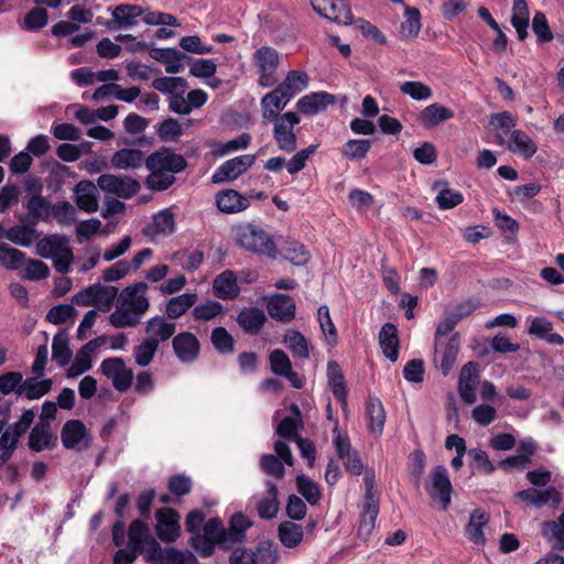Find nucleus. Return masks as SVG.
Instances as JSON below:
<instances>
[{"label":"nucleus","instance_id":"11","mask_svg":"<svg viewBox=\"0 0 564 564\" xmlns=\"http://www.w3.org/2000/svg\"><path fill=\"white\" fill-rule=\"evenodd\" d=\"M61 440L65 448L83 452L90 446L91 435L82 421L69 420L62 427Z\"/></svg>","mask_w":564,"mask_h":564},{"label":"nucleus","instance_id":"15","mask_svg":"<svg viewBox=\"0 0 564 564\" xmlns=\"http://www.w3.org/2000/svg\"><path fill=\"white\" fill-rule=\"evenodd\" d=\"M478 376L477 362L469 361L460 369L458 379V393L460 399L467 404H473L477 400L476 383Z\"/></svg>","mask_w":564,"mask_h":564},{"label":"nucleus","instance_id":"39","mask_svg":"<svg viewBox=\"0 0 564 564\" xmlns=\"http://www.w3.org/2000/svg\"><path fill=\"white\" fill-rule=\"evenodd\" d=\"M366 414L368 419L369 432L380 435L386 422V412L381 401L378 398H369L367 402Z\"/></svg>","mask_w":564,"mask_h":564},{"label":"nucleus","instance_id":"35","mask_svg":"<svg viewBox=\"0 0 564 564\" xmlns=\"http://www.w3.org/2000/svg\"><path fill=\"white\" fill-rule=\"evenodd\" d=\"M529 17L527 0H513L511 24L520 41H524L529 35Z\"/></svg>","mask_w":564,"mask_h":564},{"label":"nucleus","instance_id":"14","mask_svg":"<svg viewBox=\"0 0 564 564\" xmlns=\"http://www.w3.org/2000/svg\"><path fill=\"white\" fill-rule=\"evenodd\" d=\"M172 347L176 358L182 364L194 362L200 352V344L198 338L189 332H182L174 336Z\"/></svg>","mask_w":564,"mask_h":564},{"label":"nucleus","instance_id":"46","mask_svg":"<svg viewBox=\"0 0 564 564\" xmlns=\"http://www.w3.org/2000/svg\"><path fill=\"white\" fill-rule=\"evenodd\" d=\"M317 319L326 343L330 347H335L338 343L337 329L330 318L329 308L326 305L318 307Z\"/></svg>","mask_w":564,"mask_h":564},{"label":"nucleus","instance_id":"52","mask_svg":"<svg viewBox=\"0 0 564 564\" xmlns=\"http://www.w3.org/2000/svg\"><path fill=\"white\" fill-rule=\"evenodd\" d=\"M282 252L285 259L295 265H303L310 259L308 251L305 247L295 240H286L282 246Z\"/></svg>","mask_w":564,"mask_h":564},{"label":"nucleus","instance_id":"54","mask_svg":"<svg viewBox=\"0 0 564 564\" xmlns=\"http://www.w3.org/2000/svg\"><path fill=\"white\" fill-rule=\"evenodd\" d=\"M253 554L258 564H276L280 557L278 546L269 540L260 541Z\"/></svg>","mask_w":564,"mask_h":564},{"label":"nucleus","instance_id":"53","mask_svg":"<svg viewBox=\"0 0 564 564\" xmlns=\"http://www.w3.org/2000/svg\"><path fill=\"white\" fill-rule=\"evenodd\" d=\"M224 313V306L217 301H207L196 305L192 315L195 321L208 322L215 319L217 316Z\"/></svg>","mask_w":564,"mask_h":564},{"label":"nucleus","instance_id":"28","mask_svg":"<svg viewBox=\"0 0 564 564\" xmlns=\"http://www.w3.org/2000/svg\"><path fill=\"white\" fill-rule=\"evenodd\" d=\"M239 291L236 274L230 270L224 271L214 280L213 292L218 299H235L239 294Z\"/></svg>","mask_w":564,"mask_h":564},{"label":"nucleus","instance_id":"59","mask_svg":"<svg viewBox=\"0 0 564 564\" xmlns=\"http://www.w3.org/2000/svg\"><path fill=\"white\" fill-rule=\"evenodd\" d=\"M297 491L305 498L311 505H316L321 499V490L316 482L306 476L296 477Z\"/></svg>","mask_w":564,"mask_h":564},{"label":"nucleus","instance_id":"48","mask_svg":"<svg viewBox=\"0 0 564 564\" xmlns=\"http://www.w3.org/2000/svg\"><path fill=\"white\" fill-rule=\"evenodd\" d=\"M284 344L299 358L306 359L310 356L308 343L306 338L295 329L288 330L284 336Z\"/></svg>","mask_w":564,"mask_h":564},{"label":"nucleus","instance_id":"5","mask_svg":"<svg viewBox=\"0 0 564 564\" xmlns=\"http://www.w3.org/2000/svg\"><path fill=\"white\" fill-rule=\"evenodd\" d=\"M37 254L52 259L54 268L61 273H68L74 261V253L68 246V239L61 235H51L39 240Z\"/></svg>","mask_w":564,"mask_h":564},{"label":"nucleus","instance_id":"60","mask_svg":"<svg viewBox=\"0 0 564 564\" xmlns=\"http://www.w3.org/2000/svg\"><path fill=\"white\" fill-rule=\"evenodd\" d=\"M34 412L32 410H24L20 419L10 425L2 434H9L11 440L19 443L22 435L26 433L34 421Z\"/></svg>","mask_w":564,"mask_h":564},{"label":"nucleus","instance_id":"26","mask_svg":"<svg viewBox=\"0 0 564 564\" xmlns=\"http://www.w3.org/2000/svg\"><path fill=\"white\" fill-rule=\"evenodd\" d=\"M143 14V10L134 4H119L112 10V20L109 28L128 29L137 24V18Z\"/></svg>","mask_w":564,"mask_h":564},{"label":"nucleus","instance_id":"18","mask_svg":"<svg viewBox=\"0 0 564 564\" xmlns=\"http://www.w3.org/2000/svg\"><path fill=\"white\" fill-rule=\"evenodd\" d=\"M290 101V95H286L279 86L272 91L265 94L261 99L263 120L273 121L279 118V113Z\"/></svg>","mask_w":564,"mask_h":564},{"label":"nucleus","instance_id":"34","mask_svg":"<svg viewBox=\"0 0 564 564\" xmlns=\"http://www.w3.org/2000/svg\"><path fill=\"white\" fill-rule=\"evenodd\" d=\"M40 377H29L23 379L22 389L19 397L26 398L28 400H39L47 394L53 386L52 379H39Z\"/></svg>","mask_w":564,"mask_h":564},{"label":"nucleus","instance_id":"57","mask_svg":"<svg viewBox=\"0 0 564 564\" xmlns=\"http://www.w3.org/2000/svg\"><path fill=\"white\" fill-rule=\"evenodd\" d=\"M542 533L552 543L553 549L564 550V527L558 520L543 522Z\"/></svg>","mask_w":564,"mask_h":564},{"label":"nucleus","instance_id":"19","mask_svg":"<svg viewBox=\"0 0 564 564\" xmlns=\"http://www.w3.org/2000/svg\"><path fill=\"white\" fill-rule=\"evenodd\" d=\"M98 186L91 181H80L74 188V197L77 207L86 213L98 210Z\"/></svg>","mask_w":564,"mask_h":564},{"label":"nucleus","instance_id":"16","mask_svg":"<svg viewBox=\"0 0 564 564\" xmlns=\"http://www.w3.org/2000/svg\"><path fill=\"white\" fill-rule=\"evenodd\" d=\"M265 492L253 497L254 507L261 519H273L280 509L278 488L271 480H265Z\"/></svg>","mask_w":564,"mask_h":564},{"label":"nucleus","instance_id":"47","mask_svg":"<svg viewBox=\"0 0 564 564\" xmlns=\"http://www.w3.org/2000/svg\"><path fill=\"white\" fill-rule=\"evenodd\" d=\"M250 141L251 135L249 133H242L238 138L225 143L215 141L210 144V147L213 154L216 156H225L231 152L247 149Z\"/></svg>","mask_w":564,"mask_h":564},{"label":"nucleus","instance_id":"63","mask_svg":"<svg viewBox=\"0 0 564 564\" xmlns=\"http://www.w3.org/2000/svg\"><path fill=\"white\" fill-rule=\"evenodd\" d=\"M77 314V311L75 307L70 304H59L56 306H53L46 314V319L54 324V325H61L68 321H74L75 316Z\"/></svg>","mask_w":564,"mask_h":564},{"label":"nucleus","instance_id":"37","mask_svg":"<svg viewBox=\"0 0 564 564\" xmlns=\"http://www.w3.org/2000/svg\"><path fill=\"white\" fill-rule=\"evenodd\" d=\"M197 299L196 293H183L171 297L165 305L164 313L170 319H177L197 302Z\"/></svg>","mask_w":564,"mask_h":564},{"label":"nucleus","instance_id":"42","mask_svg":"<svg viewBox=\"0 0 564 564\" xmlns=\"http://www.w3.org/2000/svg\"><path fill=\"white\" fill-rule=\"evenodd\" d=\"M422 28L421 13L416 8L404 7V21L400 25V36L402 39H415Z\"/></svg>","mask_w":564,"mask_h":564},{"label":"nucleus","instance_id":"21","mask_svg":"<svg viewBox=\"0 0 564 564\" xmlns=\"http://www.w3.org/2000/svg\"><path fill=\"white\" fill-rule=\"evenodd\" d=\"M334 102V95L326 91H318L301 97L296 102V107L302 113L312 116L324 111L327 106Z\"/></svg>","mask_w":564,"mask_h":564},{"label":"nucleus","instance_id":"8","mask_svg":"<svg viewBox=\"0 0 564 564\" xmlns=\"http://www.w3.org/2000/svg\"><path fill=\"white\" fill-rule=\"evenodd\" d=\"M426 490L434 501L440 502L442 510L448 509L452 501L453 486L444 466H436L431 470Z\"/></svg>","mask_w":564,"mask_h":564},{"label":"nucleus","instance_id":"61","mask_svg":"<svg viewBox=\"0 0 564 564\" xmlns=\"http://www.w3.org/2000/svg\"><path fill=\"white\" fill-rule=\"evenodd\" d=\"M93 352L83 346L76 354L73 364L68 369V377H77L88 371L93 366Z\"/></svg>","mask_w":564,"mask_h":564},{"label":"nucleus","instance_id":"4","mask_svg":"<svg viewBox=\"0 0 564 564\" xmlns=\"http://www.w3.org/2000/svg\"><path fill=\"white\" fill-rule=\"evenodd\" d=\"M235 242L246 251L276 257V247L271 236L253 224H240L232 228Z\"/></svg>","mask_w":564,"mask_h":564},{"label":"nucleus","instance_id":"24","mask_svg":"<svg viewBox=\"0 0 564 564\" xmlns=\"http://www.w3.org/2000/svg\"><path fill=\"white\" fill-rule=\"evenodd\" d=\"M175 231L174 214L170 209H162L153 215L152 223L148 225L143 232L145 236L154 238L158 236H170Z\"/></svg>","mask_w":564,"mask_h":564},{"label":"nucleus","instance_id":"33","mask_svg":"<svg viewBox=\"0 0 564 564\" xmlns=\"http://www.w3.org/2000/svg\"><path fill=\"white\" fill-rule=\"evenodd\" d=\"M553 325L545 317H534L531 319L530 327L528 333L532 336H536L541 339H544L549 344L552 345H564V337L560 334L552 333Z\"/></svg>","mask_w":564,"mask_h":564},{"label":"nucleus","instance_id":"10","mask_svg":"<svg viewBox=\"0 0 564 564\" xmlns=\"http://www.w3.org/2000/svg\"><path fill=\"white\" fill-rule=\"evenodd\" d=\"M273 137L282 151L288 153L296 149V137L293 128L300 123V117L292 111L285 112L274 119Z\"/></svg>","mask_w":564,"mask_h":564},{"label":"nucleus","instance_id":"31","mask_svg":"<svg viewBox=\"0 0 564 564\" xmlns=\"http://www.w3.org/2000/svg\"><path fill=\"white\" fill-rule=\"evenodd\" d=\"M267 321L265 314L258 307H246L237 316V323L248 334L257 335Z\"/></svg>","mask_w":564,"mask_h":564},{"label":"nucleus","instance_id":"27","mask_svg":"<svg viewBox=\"0 0 564 564\" xmlns=\"http://www.w3.org/2000/svg\"><path fill=\"white\" fill-rule=\"evenodd\" d=\"M454 117V111L437 102L425 107L419 115L417 121L424 128L431 129Z\"/></svg>","mask_w":564,"mask_h":564},{"label":"nucleus","instance_id":"56","mask_svg":"<svg viewBox=\"0 0 564 564\" xmlns=\"http://www.w3.org/2000/svg\"><path fill=\"white\" fill-rule=\"evenodd\" d=\"M51 217L55 218L61 225L69 226L76 220V209L68 202H58L51 206Z\"/></svg>","mask_w":564,"mask_h":564},{"label":"nucleus","instance_id":"2","mask_svg":"<svg viewBox=\"0 0 564 564\" xmlns=\"http://www.w3.org/2000/svg\"><path fill=\"white\" fill-rule=\"evenodd\" d=\"M145 166L151 172L147 177L148 187L165 191L175 183L174 174L184 171L187 162L182 154L163 147L147 158Z\"/></svg>","mask_w":564,"mask_h":564},{"label":"nucleus","instance_id":"58","mask_svg":"<svg viewBox=\"0 0 564 564\" xmlns=\"http://www.w3.org/2000/svg\"><path fill=\"white\" fill-rule=\"evenodd\" d=\"M152 87L163 94L171 96L177 90L185 93L187 83L182 77H159L152 82Z\"/></svg>","mask_w":564,"mask_h":564},{"label":"nucleus","instance_id":"3","mask_svg":"<svg viewBox=\"0 0 564 564\" xmlns=\"http://www.w3.org/2000/svg\"><path fill=\"white\" fill-rule=\"evenodd\" d=\"M251 525L252 522L242 513L231 517L228 529L223 527V522L218 518H213L204 524L203 535L217 542L221 547L228 549L242 543L246 539V531Z\"/></svg>","mask_w":564,"mask_h":564},{"label":"nucleus","instance_id":"17","mask_svg":"<svg viewBox=\"0 0 564 564\" xmlns=\"http://www.w3.org/2000/svg\"><path fill=\"white\" fill-rule=\"evenodd\" d=\"M180 516L173 509L164 508L156 512V534L163 542H173L180 533Z\"/></svg>","mask_w":564,"mask_h":564},{"label":"nucleus","instance_id":"40","mask_svg":"<svg viewBox=\"0 0 564 564\" xmlns=\"http://www.w3.org/2000/svg\"><path fill=\"white\" fill-rule=\"evenodd\" d=\"M327 379L329 389L332 390L333 394L341 404L345 405L347 401V390L343 371L336 361H328Z\"/></svg>","mask_w":564,"mask_h":564},{"label":"nucleus","instance_id":"22","mask_svg":"<svg viewBox=\"0 0 564 564\" xmlns=\"http://www.w3.org/2000/svg\"><path fill=\"white\" fill-rule=\"evenodd\" d=\"M270 316L280 322H290L295 316V303L290 295L274 294L268 303Z\"/></svg>","mask_w":564,"mask_h":564},{"label":"nucleus","instance_id":"55","mask_svg":"<svg viewBox=\"0 0 564 564\" xmlns=\"http://www.w3.org/2000/svg\"><path fill=\"white\" fill-rule=\"evenodd\" d=\"M158 349L159 346L155 345L154 341L152 343V340L144 338L133 349V357L135 364L140 367L149 366L152 362Z\"/></svg>","mask_w":564,"mask_h":564},{"label":"nucleus","instance_id":"32","mask_svg":"<svg viewBox=\"0 0 564 564\" xmlns=\"http://www.w3.org/2000/svg\"><path fill=\"white\" fill-rule=\"evenodd\" d=\"M508 149L528 160L536 153L538 145L524 131L513 130L510 134Z\"/></svg>","mask_w":564,"mask_h":564},{"label":"nucleus","instance_id":"41","mask_svg":"<svg viewBox=\"0 0 564 564\" xmlns=\"http://www.w3.org/2000/svg\"><path fill=\"white\" fill-rule=\"evenodd\" d=\"M379 512V500H373L369 497V502H364L362 513L360 516L358 535L362 540H367L371 534L376 519Z\"/></svg>","mask_w":564,"mask_h":564},{"label":"nucleus","instance_id":"9","mask_svg":"<svg viewBox=\"0 0 564 564\" xmlns=\"http://www.w3.org/2000/svg\"><path fill=\"white\" fill-rule=\"evenodd\" d=\"M97 186L105 193L127 199L135 195L141 186L140 183L130 176L102 174L97 180Z\"/></svg>","mask_w":564,"mask_h":564},{"label":"nucleus","instance_id":"64","mask_svg":"<svg viewBox=\"0 0 564 564\" xmlns=\"http://www.w3.org/2000/svg\"><path fill=\"white\" fill-rule=\"evenodd\" d=\"M532 30L536 36L538 43H549L553 40L554 35L550 29L545 14L541 11L534 13L532 20Z\"/></svg>","mask_w":564,"mask_h":564},{"label":"nucleus","instance_id":"20","mask_svg":"<svg viewBox=\"0 0 564 564\" xmlns=\"http://www.w3.org/2000/svg\"><path fill=\"white\" fill-rule=\"evenodd\" d=\"M28 446L35 453L56 446V437L52 434L48 422H39L35 424L30 432Z\"/></svg>","mask_w":564,"mask_h":564},{"label":"nucleus","instance_id":"30","mask_svg":"<svg viewBox=\"0 0 564 564\" xmlns=\"http://www.w3.org/2000/svg\"><path fill=\"white\" fill-rule=\"evenodd\" d=\"M144 153L138 149H121L113 153L111 164L119 170H135L145 164Z\"/></svg>","mask_w":564,"mask_h":564},{"label":"nucleus","instance_id":"44","mask_svg":"<svg viewBox=\"0 0 564 564\" xmlns=\"http://www.w3.org/2000/svg\"><path fill=\"white\" fill-rule=\"evenodd\" d=\"M307 85L308 75L305 72L290 70L279 87L282 88L286 95H290V99H292L296 94L306 89Z\"/></svg>","mask_w":564,"mask_h":564},{"label":"nucleus","instance_id":"1","mask_svg":"<svg viewBox=\"0 0 564 564\" xmlns=\"http://www.w3.org/2000/svg\"><path fill=\"white\" fill-rule=\"evenodd\" d=\"M148 289L145 282L129 285L121 292L117 286L95 283L74 294L72 303L94 306L102 313L110 312L115 305V311L108 318L109 324L115 328H132L141 323L142 316L150 308V301L145 295Z\"/></svg>","mask_w":564,"mask_h":564},{"label":"nucleus","instance_id":"62","mask_svg":"<svg viewBox=\"0 0 564 564\" xmlns=\"http://www.w3.org/2000/svg\"><path fill=\"white\" fill-rule=\"evenodd\" d=\"M23 375L19 371H8L0 376V393L8 395L15 393L19 397V392L22 389Z\"/></svg>","mask_w":564,"mask_h":564},{"label":"nucleus","instance_id":"25","mask_svg":"<svg viewBox=\"0 0 564 564\" xmlns=\"http://www.w3.org/2000/svg\"><path fill=\"white\" fill-rule=\"evenodd\" d=\"M216 205L225 214H236L247 209L250 202L235 189H225L216 195Z\"/></svg>","mask_w":564,"mask_h":564},{"label":"nucleus","instance_id":"43","mask_svg":"<svg viewBox=\"0 0 564 564\" xmlns=\"http://www.w3.org/2000/svg\"><path fill=\"white\" fill-rule=\"evenodd\" d=\"M4 237L21 247H29L39 239L35 228L24 225H17L6 230Z\"/></svg>","mask_w":564,"mask_h":564},{"label":"nucleus","instance_id":"12","mask_svg":"<svg viewBox=\"0 0 564 564\" xmlns=\"http://www.w3.org/2000/svg\"><path fill=\"white\" fill-rule=\"evenodd\" d=\"M254 155L243 154L224 162L213 173L212 182L220 184L238 178L254 163Z\"/></svg>","mask_w":564,"mask_h":564},{"label":"nucleus","instance_id":"7","mask_svg":"<svg viewBox=\"0 0 564 564\" xmlns=\"http://www.w3.org/2000/svg\"><path fill=\"white\" fill-rule=\"evenodd\" d=\"M280 62V55L276 50L262 46L253 53V63L259 74V85L271 87L276 83L275 72Z\"/></svg>","mask_w":564,"mask_h":564},{"label":"nucleus","instance_id":"45","mask_svg":"<svg viewBox=\"0 0 564 564\" xmlns=\"http://www.w3.org/2000/svg\"><path fill=\"white\" fill-rule=\"evenodd\" d=\"M72 351L68 346V335L66 332L57 333L52 343V359L61 367L69 364Z\"/></svg>","mask_w":564,"mask_h":564},{"label":"nucleus","instance_id":"49","mask_svg":"<svg viewBox=\"0 0 564 564\" xmlns=\"http://www.w3.org/2000/svg\"><path fill=\"white\" fill-rule=\"evenodd\" d=\"M25 262L24 252L7 243H0V265L8 270H18Z\"/></svg>","mask_w":564,"mask_h":564},{"label":"nucleus","instance_id":"13","mask_svg":"<svg viewBox=\"0 0 564 564\" xmlns=\"http://www.w3.org/2000/svg\"><path fill=\"white\" fill-rule=\"evenodd\" d=\"M459 351L458 334L452 335L447 340H435L434 364L444 376L453 368Z\"/></svg>","mask_w":564,"mask_h":564},{"label":"nucleus","instance_id":"23","mask_svg":"<svg viewBox=\"0 0 564 564\" xmlns=\"http://www.w3.org/2000/svg\"><path fill=\"white\" fill-rule=\"evenodd\" d=\"M175 323L167 322L163 316L151 317L145 324L147 339L154 341L155 345L169 340L175 333Z\"/></svg>","mask_w":564,"mask_h":564},{"label":"nucleus","instance_id":"51","mask_svg":"<svg viewBox=\"0 0 564 564\" xmlns=\"http://www.w3.org/2000/svg\"><path fill=\"white\" fill-rule=\"evenodd\" d=\"M210 340L214 348L221 355L232 354L235 350L234 337L225 327H216L213 329Z\"/></svg>","mask_w":564,"mask_h":564},{"label":"nucleus","instance_id":"6","mask_svg":"<svg viewBox=\"0 0 564 564\" xmlns=\"http://www.w3.org/2000/svg\"><path fill=\"white\" fill-rule=\"evenodd\" d=\"M99 371L109 379L119 392L128 391L133 383V371L120 357H109L101 361Z\"/></svg>","mask_w":564,"mask_h":564},{"label":"nucleus","instance_id":"36","mask_svg":"<svg viewBox=\"0 0 564 564\" xmlns=\"http://www.w3.org/2000/svg\"><path fill=\"white\" fill-rule=\"evenodd\" d=\"M278 538L283 546L294 549L303 541V527L292 521H283L279 524Z\"/></svg>","mask_w":564,"mask_h":564},{"label":"nucleus","instance_id":"50","mask_svg":"<svg viewBox=\"0 0 564 564\" xmlns=\"http://www.w3.org/2000/svg\"><path fill=\"white\" fill-rule=\"evenodd\" d=\"M324 18L343 25L354 23L350 7L345 0H334L330 4V11H327Z\"/></svg>","mask_w":564,"mask_h":564},{"label":"nucleus","instance_id":"38","mask_svg":"<svg viewBox=\"0 0 564 564\" xmlns=\"http://www.w3.org/2000/svg\"><path fill=\"white\" fill-rule=\"evenodd\" d=\"M488 523V516L480 509H475L469 517L465 532L467 538L475 544L484 545L486 538L484 527Z\"/></svg>","mask_w":564,"mask_h":564},{"label":"nucleus","instance_id":"29","mask_svg":"<svg viewBox=\"0 0 564 564\" xmlns=\"http://www.w3.org/2000/svg\"><path fill=\"white\" fill-rule=\"evenodd\" d=\"M379 344L383 355L390 360L395 361L399 356L398 329L392 323H386L379 333Z\"/></svg>","mask_w":564,"mask_h":564}]
</instances>
